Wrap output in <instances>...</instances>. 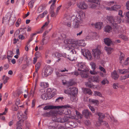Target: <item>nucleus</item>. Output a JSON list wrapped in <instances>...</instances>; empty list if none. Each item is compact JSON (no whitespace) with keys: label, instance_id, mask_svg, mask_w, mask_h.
Instances as JSON below:
<instances>
[{"label":"nucleus","instance_id":"1","mask_svg":"<svg viewBox=\"0 0 129 129\" xmlns=\"http://www.w3.org/2000/svg\"><path fill=\"white\" fill-rule=\"evenodd\" d=\"M107 19L109 21L110 24L114 27L116 28L117 24L120 23L121 21L120 17L118 16L114 17L112 16H108Z\"/></svg>","mask_w":129,"mask_h":129},{"label":"nucleus","instance_id":"2","mask_svg":"<svg viewBox=\"0 0 129 129\" xmlns=\"http://www.w3.org/2000/svg\"><path fill=\"white\" fill-rule=\"evenodd\" d=\"M69 74L76 76L80 75L81 77L84 78H87L89 77V73L87 70L84 71L83 70L79 72L76 71L74 72L70 73Z\"/></svg>","mask_w":129,"mask_h":129},{"label":"nucleus","instance_id":"3","mask_svg":"<svg viewBox=\"0 0 129 129\" xmlns=\"http://www.w3.org/2000/svg\"><path fill=\"white\" fill-rule=\"evenodd\" d=\"M65 126L59 124L58 123L53 122L51 125L48 126V127L49 129H66Z\"/></svg>","mask_w":129,"mask_h":129},{"label":"nucleus","instance_id":"4","mask_svg":"<svg viewBox=\"0 0 129 129\" xmlns=\"http://www.w3.org/2000/svg\"><path fill=\"white\" fill-rule=\"evenodd\" d=\"M70 107V105L67 104L64 106H53L52 105L46 106H45L43 108L45 110H47L49 109H59L60 108H67Z\"/></svg>","mask_w":129,"mask_h":129},{"label":"nucleus","instance_id":"5","mask_svg":"<svg viewBox=\"0 0 129 129\" xmlns=\"http://www.w3.org/2000/svg\"><path fill=\"white\" fill-rule=\"evenodd\" d=\"M52 120L54 121L61 123L65 122L68 120V118L66 116H64V117L61 118L58 116H53L52 118Z\"/></svg>","mask_w":129,"mask_h":129},{"label":"nucleus","instance_id":"6","mask_svg":"<svg viewBox=\"0 0 129 129\" xmlns=\"http://www.w3.org/2000/svg\"><path fill=\"white\" fill-rule=\"evenodd\" d=\"M53 71L52 68L49 66H47L44 69V71L42 72V76L43 77H47L52 73Z\"/></svg>","mask_w":129,"mask_h":129},{"label":"nucleus","instance_id":"7","mask_svg":"<svg viewBox=\"0 0 129 129\" xmlns=\"http://www.w3.org/2000/svg\"><path fill=\"white\" fill-rule=\"evenodd\" d=\"M77 17H75V15L73 16L71 19L73 20V26L74 28H78L79 26V24L81 23L82 22L78 19Z\"/></svg>","mask_w":129,"mask_h":129},{"label":"nucleus","instance_id":"8","mask_svg":"<svg viewBox=\"0 0 129 129\" xmlns=\"http://www.w3.org/2000/svg\"><path fill=\"white\" fill-rule=\"evenodd\" d=\"M64 42L65 44L71 45V46L74 48L77 45V42L71 39H66L64 40Z\"/></svg>","mask_w":129,"mask_h":129},{"label":"nucleus","instance_id":"9","mask_svg":"<svg viewBox=\"0 0 129 129\" xmlns=\"http://www.w3.org/2000/svg\"><path fill=\"white\" fill-rule=\"evenodd\" d=\"M70 50L69 54L68 55L67 58L69 59L70 60L73 61L75 59L74 54L76 53V52L74 49H72L69 48Z\"/></svg>","mask_w":129,"mask_h":129},{"label":"nucleus","instance_id":"10","mask_svg":"<svg viewBox=\"0 0 129 129\" xmlns=\"http://www.w3.org/2000/svg\"><path fill=\"white\" fill-rule=\"evenodd\" d=\"M56 91L55 89H52L50 88H48L46 93L48 95V98L49 99H51L56 94Z\"/></svg>","mask_w":129,"mask_h":129},{"label":"nucleus","instance_id":"11","mask_svg":"<svg viewBox=\"0 0 129 129\" xmlns=\"http://www.w3.org/2000/svg\"><path fill=\"white\" fill-rule=\"evenodd\" d=\"M93 54L94 57L99 59L100 58V56L101 54V52L98 48L93 49L92 50Z\"/></svg>","mask_w":129,"mask_h":129},{"label":"nucleus","instance_id":"12","mask_svg":"<svg viewBox=\"0 0 129 129\" xmlns=\"http://www.w3.org/2000/svg\"><path fill=\"white\" fill-rule=\"evenodd\" d=\"M65 125L66 127L68 128H72L76 126V123L74 121H69L65 123Z\"/></svg>","mask_w":129,"mask_h":129},{"label":"nucleus","instance_id":"13","mask_svg":"<svg viewBox=\"0 0 129 129\" xmlns=\"http://www.w3.org/2000/svg\"><path fill=\"white\" fill-rule=\"evenodd\" d=\"M17 116L20 119L21 118L20 120L22 121V122H23L27 118L26 116L25 115L23 114L22 112L21 111L18 112L17 114Z\"/></svg>","mask_w":129,"mask_h":129},{"label":"nucleus","instance_id":"14","mask_svg":"<svg viewBox=\"0 0 129 129\" xmlns=\"http://www.w3.org/2000/svg\"><path fill=\"white\" fill-rule=\"evenodd\" d=\"M77 67L78 68V72L86 70L85 65L82 62L78 63L77 65Z\"/></svg>","mask_w":129,"mask_h":129},{"label":"nucleus","instance_id":"15","mask_svg":"<svg viewBox=\"0 0 129 129\" xmlns=\"http://www.w3.org/2000/svg\"><path fill=\"white\" fill-rule=\"evenodd\" d=\"M85 16V13L82 11H80L79 12L78 17L76 16L75 17H77L78 19L82 22L83 19L84 18Z\"/></svg>","mask_w":129,"mask_h":129},{"label":"nucleus","instance_id":"16","mask_svg":"<svg viewBox=\"0 0 129 129\" xmlns=\"http://www.w3.org/2000/svg\"><path fill=\"white\" fill-rule=\"evenodd\" d=\"M82 116L88 118L90 117V115H91V113L88 110L85 109L82 111Z\"/></svg>","mask_w":129,"mask_h":129},{"label":"nucleus","instance_id":"17","mask_svg":"<svg viewBox=\"0 0 129 129\" xmlns=\"http://www.w3.org/2000/svg\"><path fill=\"white\" fill-rule=\"evenodd\" d=\"M91 25L92 26H94L95 28L98 29H101L103 25L102 22H97L95 24L92 23Z\"/></svg>","mask_w":129,"mask_h":129},{"label":"nucleus","instance_id":"18","mask_svg":"<svg viewBox=\"0 0 129 129\" xmlns=\"http://www.w3.org/2000/svg\"><path fill=\"white\" fill-rule=\"evenodd\" d=\"M85 54L83 53L84 56L88 59H91L92 58V56L90 51L88 50H86L85 51Z\"/></svg>","mask_w":129,"mask_h":129},{"label":"nucleus","instance_id":"19","mask_svg":"<svg viewBox=\"0 0 129 129\" xmlns=\"http://www.w3.org/2000/svg\"><path fill=\"white\" fill-rule=\"evenodd\" d=\"M92 81L94 82L98 83L101 79V78L98 75H95L91 78Z\"/></svg>","mask_w":129,"mask_h":129},{"label":"nucleus","instance_id":"20","mask_svg":"<svg viewBox=\"0 0 129 129\" xmlns=\"http://www.w3.org/2000/svg\"><path fill=\"white\" fill-rule=\"evenodd\" d=\"M111 75V77L115 80H117L119 77V76L116 70H114L112 72Z\"/></svg>","mask_w":129,"mask_h":129},{"label":"nucleus","instance_id":"21","mask_svg":"<svg viewBox=\"0 0 129 129\" xmlns=\"http://www.w3.org/2000/svg\"><path fill=\"white\" fill-rule=\"evenodd\" d=\"M48 23L47 22H46L45 24L41 28L39 29L37 32L38 34H40L42 33L44 30L45 28L47 27Z\"/></svg>","mask_w":129,"mask_h":129},{"label":"nucleus","instance_id":"22","mask_svg":"<svg viewBox=\"0 0 129 129\" xmlns=\"http://www.w3.org/2000/svg\"><path fill=\"white\" fill-rule=\"evenodd\" d=\"M70 91L71 93V96L72 95H75L78 93V89L76 87H70Z\"/></svg>","mask_w":129,"mask_h":129},{"label":"nucleus","instance_id":"23","mask_svg":"<svg viewBox=\"0 0 129 129\" xmlns=\"http://www.w3.org/2000/svg\"><path fill=\"white\" fill-rule=\"evenodd\" d=\"M78 6L80 8L83 10L86 9L87 7V4L84 2L79 4Z\"/></svg>","mask_w":129,"mask_h":129},{"label":"nucleus","instance_id":"24","mask_svg":"<svg viewBox=\"0 0 129 129\" xmlns=\"http://www.w3.org/2000/svg\"><path fill=\"white\" fill-rule=\"evenodd\" d=\"M83 93L85 94H88L89 95H91L92 94V92L91 90L87 88H84L83 91Z\"/></svg>","mask_w":129,"mask_h":129},{"label":"nucleus","instance_id":"25","mask_svg":"<svg viewBox=\"0 0 129 129\" xmlns=\"http://www.w3.org/2000/svg\"><path fill=\"white\" fill-rule=\"evenodd\" d=\"M96 114L98 115L99 116L98 119H100L103 120V119L105 117V115L102 113L99 112H97Z\"/></svg>","mask_w":129,"mask_h":129},{"label":"nucleus","instance_id":"26","mask_svg":"<svg viewBox=\"0 0 129 129\" xmlns=\"http://www.w3.org/2000/svg\"><path fill=\"white\" fill-rule=\"evenodd\" d=\"M121 6L118 5H114L112 6V10L117 11L121 8Z\"/></svg>","mask_w":129,"mask_h":129},{"label":"nucleus","instance_id":"27","mask_svg":"<svg viewBox=\"0 0 129 129\" xmlns=\"http://www.w3.org/2000/svg\"><path fill=\"white\" fill-rule=\"evenodd\" d=\"M104 42L105 44L108 46H110L112 43V41L110 39L107 38L104 39Z\"/></svg>","mask_w":129,"mask_h":129},{"label":"nucleus","instance_id":"28","mask_svg":"<svg viewBox=\"0 0 129 129\" xmlns=\"http://www.w3.org/2000/svg\"><path fill=\"white\" fill-rule=\"evenodd\" d=\"M53 114V112L52 111H50L48 112L42 114V115L44 117L50 116L51 115H52Z\"/></svg>","mask_w":129,"mask_h":129},{"label":"nucleus","instance_id":"29","mask_svg":"<svg viewBox=\"0 0 129 129\" xmlns=\"http://www.w3.org/2000/svg\"><path fill=\"white\" fill-rule=\"evenodd\" d=\"M49 31H48V30H46L45 31V32L43 33V37H44V38L42 40V42L41 43V44L42 45H44V44H45L44 42V41L45 40V36H46V35L48 34V33Z\"/></svg>","mask_w":129,"mask_h":129},{"label":"nucleus","instance_id":"30","mask_svg":"<svg viewBox=\"0 0 129 129\" xmlns=\"http://www.w3.org/2000/svg\"><path fill=\"white\" fill-rule=\"evenodd\" d=\"M118 71L120 73L123 74L129 72V70L128 69H119L118 70Z\"/></svg>","mask_w":129,"mask_h":129},{"label":"nucleus","instance_id":"31","mask_svg":"<svg viewBox=\"0 0 129 129\" xmlns=\"http://www.w3.org/2000/svg\"><path fill=\"white\" fill-rule=\"evenodd\" d=\"M48 95L47 94V93H45L42 94L41 96V97L42 99L44 100H46L48 98Z\"/></svg>","mask_w":129,"mask_h":129},{"label":"nucleus","instance_id":"32","mask_svg":"<svg viewBox=\"0 0 129 129\" xmlns=\"http://www.w3.org/2000/svg\"><path fill=\"white\" fill-rule=\"evenodd\" d=\"M104 30L105 32L109 33L112 30V27L110 26L107 25L105 27Z\"/></svg>","mask_w":129,"mask_h":129},{"label":"nucleus","instance_id":"33","mask_svg":"<svg viewBox=\"0 0 129 129\" xmlns=\"http://www.w3.org/2000/svg\"><path fill=\"white\" fill-rule=\"evenodd\" d=\"M86 86L90 88H93L94 85L90 82H88L85 83Z\"/></svg>","mask_w":129,"mask_h":129},{"label":"nucleus","instance_id":"34","mask_svg":"<svg viewBox=\"0 0 129 129\" xmlns=\"http://www.w3.org/2000/svg\"><path fill=\"white\" fill-rule=\"evenodd\" d=\"M50 13L51 14V17H55L57 15L58 13H56V11L55 13L54 12V10H50Z\"/></svg>","mask_w":129,"mask_h":129},{"label":"nucleus","instance_id":"35","mask_svg":"<svg viewBox=\"0 0 129 129\" xmlns=\"http://www.w3.org/2000/svg\"><path fill=\"white\" fill-rule=\"evenodd\" d=\"M105 49L109 54H110L111 53L112 51L113 50L112 48L110 47H105Z\"/></svg>","mask_w":129,"mask_h":129},{"label":"nucleus","instance_id":"36","mask_svg":"<svg viewBox=\"0 0 129 129\" xmlns=\"http://www.w3.org/2000/svg\"><path fill=\"white\" fill-rule=\"evenodd\" d=\"M23 123V122H22V121L20 120L19 121L17 122L16 124V126L17 127H21L22 126Z\"/></svg>","mask_w":129,"mask_h":129},{"label":"nucleus","instance_id":"37","mask_svg":"<svg viewBox=\"0 0 129 129\" xmlns=\"http://www.w3.org/2000/svg\"><path fill=\"white\" fill-rule=\"evenodd\" d=\"M119 38H121L123 40L125 41H128V39L127 36L123 35H121L119 36Z\"/></svg>","mask_w":129,"mask_h":129},{"label":"nucleus","instance_id":"38","mask_svg":"<svg viewBox=\"0 0 129 129\" xmlns=\"http://www.w3.org/2000/svg\"><path fill=\"white\" fill-rule=\"evenodd\" d=\"M40 85L42 87L46 88L48 86L49 84L47 83L42 82L41 83Z\"/></svg>","mask_w":129,"mask_h":129},{"label":"nucleus","instance_id":"39","mask_svg":"<svg viewBox=\"0 0 129 129\" xmlns=\"http://www.w3.org/2000/svg\"><path fill=\"white\" fill-rule=\"evenodd\" d=\"M77 45L78 44L79 46H84L85 45V43L84 41H80L78 42H77Z\"/></svg>","mask_w":129,"mask_h":129},{"label":"nucleus","instance_id":"40","mask_svg":"<svg viewBox=\"0 0 129 129\" xmlns=\"http://www.w3.org/2000/svg\"><path fill=\"white\" fill-rule=\"evenodd\" d=\"M40 63H37L35 66V72L37 73L38 70L40 68Z\"/></svg>","mask_w":129,"mask_h":129},{"label":"nucleus","instance_id":"41","mask_svg":"<svg viewBox=\"0 0 129 129\" xmlns=\"http://www.w3.org/2000/svg\"><path fill=\"white\" fill-rule=\"evenodd\" d=\"M75 83H76L73 80H71L68 82L67 84L68 86H71L75 85Z\"/></svg>","mask_w":129,"mask_h":129},{"label":"nucleus","instance_id":"42","mask_svg":"<svg viewBox=\"0 0 129 129\" xmlns=\"http://www.w3.org/2000/svg\"><path fill=\"white\" fill-rule=\"evenodd\" d=\"M103 122V121L102 120L98 119V121L96 122L95 125L96 126H100Z\"/></svg>","mask_w":129,"mask_h":129},{"label":"nucleus","instance_id":"43","mask_svg":"<svg viewBox=\"0 0 129 129\" xmlns=\"http://www.w3.org/2000/svg\"><path fill=\"white\" fill-rule=\"evenodd\" d=\"M60 53H59L58 52H56L53 53L52 54V56L53 57H56L59 58L60 57Z\"/></svg>","mask_w":129,"mask_h":129},{"label":"nucleus","instance_id":"44","mask_svg":"<svg viewBox=\"0 0 129 129\" xmlns=\"http://www.w3.org/2000/svg\"><path fill=\"white\" fill-rule=\"evenodd\" d=\"M13 56V53L12 51H9L8 52L7 57L8 59H9V58L10 57L11 58Z\"/></svg>","mask_w":129,"mask_h":129},{"label":"nucleus","instance_id":"45","mask_svg":"<svg viewBox=\"0 0 129 129\" xmlns=\"http://www.w3.org/2000/svg\"><path fill=\"white\" fill-rule=\"evenodd\" d=\"M76 115L78 119H81L82 117V115L80 112L77 111H76Z\"/></svg>","mask_w":129,"mask_h":129},{"label":"nucleus","instance_id":"46","mask_svg":"<svg viewBox=\"0 0 129 129\" xmlns=\"http://www.w3.org/2000/svg\"><path fill=\"white\" fill-rule=\"evenodd\" d=\"M70 99L73 102L76 101L77 100V99L75 96V95H72L71 96Z\"/></svg>","mask_w":129,"mask_h":129},{"label":"nucleus","instance_id":"47","mask_svg":"<svg viewBox=\"0 0 129 129\" xmlns=\"http://www.w3.org/2000/svg\"><path fill=\"white\" fill-rule=\"evenodd\" d=\"M64 92L67 94L70 95L71 96V92L70 91V88L67 90H64Z\"/></svg>","mask_w":129,"mask_h":129},{"label":"nucleus","instance_id":"48","mask_svg":"<svg viewBox=\"0 0 129 129\" xmlns=\"http://www.w3.org/2000/svg\"><path fill=\"white\" fill-rule=\"evenodd\" d=\"M34 2L33 0H31L29 3L28 5L31 8L33 7Z\"/></svg>","mask_w":129,"mask_h":129},{"label":"nucleus","instance_id":"49","mask_svg":"<svg viewBox=\"0 0 129 129\" xmlns=\"http://www.w3.org/2000/svg\"><path fill=\"white\" fill-rule=\"evenodd\" d=\"M99 69L101 71H103L104 73H106V72L105 69L103 67L101 66H100L99 67Z\"/></svg>","mask_w":129,"mask_h":129},{"label":"nucleus","instance_id":"50","mask_svg":"<svg viewBox=\"0 0 129 129\" xmlns=\"http://www.w3.org/2000/svg\"><path fill=\"white\" fill-rule=\"evenodd\" d=\"M89 101L90 102H91L94 104H97L99 102L98 101L96 100L90 99L89 100Z\"/></svg>","mask_w":129,"mask_h":129},{"label":"nucleus","instance_id":"51","mask_svg":"<svg viewBox=\"0 0 129 129\" xmlns=\"http://www.w3.org/2000/svg\"><path fill=\"white\" fill-rule=\"evenodd\" d=\"M44 10V7L42 6H40L38 9V11L39 13L42 12Z\"/></svg>","mask_w":129,"mask_h":129},{"label":"nucleus","instance_id":"52","mask_svg":"<svg viewBox=\"0 0 129 129\" xmlns=\"http://www.w3.org/2000/svg\"><path fill=\"white\" fill-rule=\"evenodd\" d=\"M90 64L91 66L92 69H93V70H95V69L96 67L95 63L94 62H92L90 63Z\"/></svg>","mask_w":129,"mask_h":129},{"label":"nucleus","instance_id":"53","mask_svg":"<svg viewBox=\"0 0 129 129\" xmlns=\"http://www.w3.org/2000/svg\"><path fill=\"white\" fill-rule=\"evenodd\" d=\"M91 3H93L98 5H99L100 4V2L99 0H92Z\"/></svg>","mask_w":129,"mask_h":129},{"label":"nucleus","instance_id":"54","mask_svg":"<svg viewBox=\"0 0 129 129\" xmlns=\"http://www.w3.org/2000/svg\"><path fill=\"white\" fill-rule=\"evenodd\" d=\"M41 55V53L39 52H36L35 53V57L37 58L40 57Z\"/></svg>","mask_w":129,"mask_h":129},{"label":"nucleus","instance_id":"55","mask_svg":"<svg viewBox=\"0 0 129 129\" xmlns=\"http://www.w3.org/2000/svg\"><path fill=\"white\" fill-rule=\"evenodd\" d=\"M108 81L106 79H104L101 82L102 84L103 85H105L106 83L108 84Z\"/></svg>","mask_w":129,"mask_h":129},{"label":"nucleus","instance_id":"56","mask_svg":"<svg viewBox=\"0 0 129 129\" xmlns=\"http://www.w3.org/2000/svg\"><path fill=\"white\" fill-rule=\"evenodd\" d=\"M64 114L66 115L70 114L71 113V111L69 110L66 109L65 110Z\"/></svg>","mask_w":129,"mask_h":129},{"label":"nucleus","instance_id":"57","mask_svg":"<svg viewBox=\"0 0 129 129\" xmlns=\"http://www.w3.org/2000/svg\"><path fill=\"white\" fill-rule=\"evenodd\" d=\"M94 94L95 96H98L100 97L102 96L101 93L100 92L97 91H95L94 92Z\"/></svg>","mask_w":129,"mask_h":129},{"label":"nucleus","instance_id":"58","mask_svg":"<svg viewBox=\"0 0 129 129\" xmlns=\"http://www.w3.org/2000/svg\"><path fill=\"white\" fill-rule=\"evenodd\" d=\"M88 106L89 108V109L93 113H94V108L92 106H91L90 105H88Z\"/></svg>","mask_w":129,"mask_h":129},{"label":"nucleus","instance_id":"59","mask_svg":"<svg viewBox=\"0 0 129 129\" xmlns=\"http://www.w3.org/2000/svg\"><path fill=\"white\" fill-rule=\"evenodd\" d=\"M63 99V97H59L56 100V102H58L59 101H62V100Z\"/></svg>","mask_w":129,"mask_h":129},{"label":"nucleus","instance_id":"60","mask_svg":"<svg viewBox=\"0 0 129 129\" xmlns=\"http://www.w3.org/2000/svg\"><path fill=\"white\" fill-rule=\"evenodd\" d=\"M18 38L20 40H23L24 39L25 37L23 35H19Z\"/></svg>","mask_w":129,"mask_h":129},{"label":"nucleus","instance_id":"61","mask_svg":"<svg viewBox=\"0 0 129 129\" xmlns=\"http://www.w3.org/2000/svg\"><path fill=\"white\" fill-rule=\"evenodd\" d=\"M61 37H60L59 38L60 39H64L66 38V35L64 34H61Z\"/></svg>","mask_w":129,"mask_h":129},{"label":"nucleus","instance_id":"62","mask_svg":"<svg viewBox=\"0 0 129 129\" xmlns=\"http://www.w3.org/2000/svg\"><path fill=\"white\" fill-rule=\"evenodd\" d=\"M93 70V71H90V73L92 75H95L97 74L98 72H96Z\"/></svg>","mask_w":129,"mask_h":129},{"label":"nucleus","instance_id":"63","mask_svg":"<svg viewBox=\"0 0 129 129\" xmlns=\"http://www.w3.org/2000/svg\"><path fill=\"white\" fill-rule=\"evenodd\" d=\"M55 4H52L51 6L50 10H54V9H55Z\"/></svg>","mask_w":129,"mask_h":129},{"label":"nucleus","instance_id":"64","mask_svg":"<svg viewBox=\"0 0 129 129\" xmlns=\"http://www.w3.org/2000/svg\"><path fill=\"white\" fill-rule=\"evenodd\" d=\"M124 56V54L122 53L121 52L120 55V59H122L123 60Z\"/></svg>","mask_w":129,"mask_h":129}]
</instances>
